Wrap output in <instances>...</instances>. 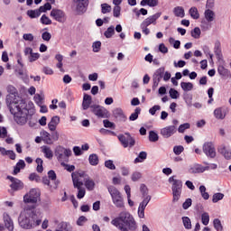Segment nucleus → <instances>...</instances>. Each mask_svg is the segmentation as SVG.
<instances>
[{"mask_svg":"<svg viewBox=\"0 0 231 231\" xmlns=\"http://www.w3.org/2000/svg\"><path fill=\"white\" fill-rule=\"evenodd\" d=\"M18 223L21 228L31 230V228H35V226L41 225V219H37L35 211L26 210L19 216Z\"/></svg>","mask_w":231,"mask_h":231,"instance_id":"nucleus-3","label":"nucleus"},{"mask_svg":"<svg viewBox=\"0 0 231 231\" xmlns=\"http://www.w3.org/2000/svg\"><path fill=\"white\" fill-rule=\"evenodd\" d=\"M50 15L58 23H66V13L60 9L53 8Z\"/></svg>","mask_w":231,"mask_h":231,"instance_id":"nucleus-14","label":"nucleus"},{"mask_svg":"<svg viewBox=\"0 0 231 231\" xmlns=\"http://www.w3.org/2000/svg\"><path fill=\"white\" fill-rule=\"evenodd\" d=\"M191 37H193V39H199V37H201V29H199V27H195L191 31Z\"/></svg>","mask_w":231,"mask_h":231,"instance_id":"nucleus-42","label":"nucleus"},{"mask_svg":"<svg viewBox=\"0 0 231 231\" xmlns=\"http://www.w3.org/2000/svg\"><path fill=\"white\" fill-rule=\"evenodd\" d=\"M4 223L7 230L14 231V221L12 220L8 213H4Z\"/></svg>","mask_w":231,"mask_h":231,"instance_id":"nucleus-19","label":"nucleus"},{"mask_svg":"<svg viewBox=\"0 0 231 231\" xmlns=\"http://www.w3.org/2000/svg\"><path fill=\"white\" fill-rule=\"evenodd\" d=\"M105 167H106V169H109L110 171H115L116 169V166H115V163L112 160L106 161Z\"/></svg>","mask_w":231,"mask_h":231,"instance_id":"nucleus-57","label":"nucleus"},{"mask_svg":"<svg viewBox=\"0 0 231 231\" xmlns=\"http://www.w3.org/2000/svg\"><path fill=\"white\" fill-rule=\"evenodd\" d=\"M40 134L44 143L47 145H51V135L50 133H48L46 130H43L40 133Z\"/></svg>","mask_w":231,"mask_h":231,"instance_id":"nucleus-24","label":"nucleus"},{"mask_svg":"<svg viewBox=\"0 0 231 231\" xmlns=\"http://www.w3.org/2000/svg\"><path fill=\"white\" fill-rule=\"evenodd\" d=\"M114 116L119 122H126L127 121V116H125V114H124V110H122L121 108H116L114 110Z\"/></svg>","mask_w":231,"mask_h":231,"instance_id":"nucleus-18","label":"nucleus"},{"mask_svg":"<svg viewBox=\"0 0 231 231\" xmlns=\"http://www.w3.org/2000/svg\"><path fill=\"white\" fill-rule=\"evenodd\" d=\"M101 13L102 14L111 13V5H109V4H102L101 5Z\"/></svg>","mask_w":231,"mask_h":231,"instance_id":"nucleus-53","label":"nucleus"},{"mask_svg":"<svg viewBox=\"0 0 231 231\" xmlns=\"http://www.w3.org/2000/svg\"><path fill=\"white\" fill-rule=\"evenodd\" d=\"M93 101V98L90 95L84 94L83 97V102H82V107L84 111H87V109H89L91 107V102Z\"/></svg>","mask_w":231,"mask_h":231,"instance_id":"nucleus-21","label":"nucleus"},{"mask_svg":"<svg viewBox=\"0 0 231 231\" xmlns=\"http://www.w3.org/2000/svg\"><path fill=\"white\" fill-rule=\"evenodd\" d=\"M202 50H203V52L205 53L206 57H209L210 59H213L214 57V54H212V52H210V48H208V46L207 45H204L202 46Z\"/></svg>","mask_w":231,"mask_h":231,"instance_id":"nucleus-56","label":"nucleus"},{"mask_svg":"<svg viewBox=\"0 0 231 231\" xmlns=\"http://www.w3.org/2000/svg\"><path fill=\"white\" fill-rule=\"evenodd\" d=\"M217 71L219 75H222V77H229L230 71L228 69H225L224 66H218Z\"/></svg>","mask_w":231,"mask_h":231,"instance_id":"nucleus-44","label":"nucleus"},{"mask_svg":"<svg viewBox=\"0 0 231 231\" xmlns=\"http://www.w3.org/2000/svg\"><path fill=\"white\" fill-rule=\"evenodd\" d=\"M111 225L120 231H134L137 228L134 217L127 211L121 212L118 217L112 219Z\"/></svg>","mask_w":231,"mask_h":231,"instance_id":"nucleus-2","label":"nucleus"},{"mask_svg":"<svg viewBox=\"0 0 231 231\" xmlns=\"http://www.w3.org/2000/svg\"><path fill=\"white\" fill-rule=\"evenodd\" d=\"M169 93H170L171 98H172L173 100L180 98V92H178V90H176L174 88H171Z\"/></svg>","mask_w":231,"mask_h":231,"instance_id":"nucleus-52","label":"nucleus"},{"mask_svg":"<svg viewBox=\"0 0 231 231\" xmlns=\"http://www.w3.org/2000/svg\"><path fill=\"white\" fill-rule=\"evenodd\" d=\"M107 190L116 208H124V197L122 196L120 190H118V189H116L115 186H108Z\"/></svg>","mask_w":231,"mask_h":231,"instance_id":"nucleus-5","label":"nucleus"},{"mask_svg":"<svg viewBox=\"0 0 231 231\" xmlns=\"http://www.w3.org/2000/svg\"><path fill=\"white\" fill-rule=\"evenodd\" d=\"M114 33H115V26L111 25L104 32V35H105V37H106V39H111V37H113Z\"/></svg>","mask_w":231,"mask_h":231,"instance_id":"nucleus-40","label":"nucleus"},{"mask_svg":"<svg viewBox=\"0 0 231 231\" xmlns=\"http://www.w3.org/2000/svg\"><path fill=\"white\" fill-rule=\"evenodd\" d=\"M144 160H147V152H141L138 157L134 159V163H142Z\"/></svg>","mask_w":231,"mask_h":231,"instance_id":"nucleus-33","label":"nucleus"},{"mask_svg":"<svg viewBox=\"0 0 231 231\" xmlns=\"http://www.w3.org/2000/svg\"><path fill=\"white\" fill-rule=\"evenodd\" d=\"M203 166L201 164H195L189 169V174H201L206 171H216L217 169V164L216 163H208L207 162H203Z\"/></svg>","mask_w":231,"mask_h":231,"instance_id":"nucleus-6","label":"nucleus"},{"mask_svg":"<svg viewBox=\"0 0 231 231\" xmlns=\"http://www.w3.org/2000/svg\"><path fill=\"white\" fill-rule=\"evenodd\" d=\"M225 198V194L223 193H215L212 197V202L217 203L218 201H221Z\"/></svg>","mask_w":231,"mask_h":231,"instance_id":"nucleus-48","label":"nucleus"},{"mask_svg":"<svg viewBox=\"0 0 231 231\" xmlns=\"http://www.w3.org/2000/svg\"><path fill=\"white\" fill-rule=\"evenodd\" d=\"M183 187V182L181 180H175L172 183L171 190H172V202L176 203L180 201V198H181V189Z\"/></svg>","mask_w":231,"mask_h":231,"instance_id":"nucleus-9","label":"nucleus"},{"mask_svg":"<svg viewBox=\"0 0 231 231\" xmlns=\"http://www.w3.org/2000/svg\"><path fill=\"white\" fill-rule=\"evenodd\" d=\"M173 14L175 17H180V19H183V17H185V9L182 6H176L173 8Z\"/></svg>","mask_w":231,"mask_h":231,"instance_id":"nucleus-26","label":"nucleus"},{"mask_svg":"<svg viewBox=\"0 0 231 231\" xmlns=\"http://www.w3.org/2000/svg\"><path fill=\"white\" fill-rule=\"evenodd\" d=\"M84 176H86V172L84 171H75L71 173L74 188L79 190L77 195L78 199H82V198L86 196V189L82 188V185H84L82 178H84Z\"/></svg>","mask_w":231,"mask_h":231,"instance_id":"nucleus-4","label":"nucleus"},{"mask_svg":"<svg viewBox=\"0 0 231 231\" xmlns=\"http://www.w3.org/2000/svg\"><path fill=\"white\" fill-rule=\"evenodd\" d=\"M140 190H141V193L143 194V198L151 196L149 195V189H147V186H145V184H141Z\"/></svg>","mask_w":231,"mask_h":231,"instance_id":"nucleus-55","label":"nucleus"},{"mask_svg":"<svg viewBox=\"0 0 231 231\" xmlns=\"http://www.w3.org/2000/svg\"><path fill=\"white\" fill-rule=\"evenodd\" d=\"M178 133V126L176 125H168L161 129L160 134L162 138H171V136H174Z\"/></svg>","mask_w":231,"mask_h":231,"instance_id":"nucleus-13","label":"nucleus"},{"mask_svg":"<svg viewBox=\"0 0 231 231\" xmlns=\"http://www.w3.org/2000/svg\"><path fill=\"white\" fill-rule=\"evenodd\" d=\"M117 138L125 149L134 147L136 143V141L131 136L130 133L121 134L117 135Z\"/></svg>","mask_w":231,"mask_h":231,"instance_id":"nucleus-8","label":"nucleus"},{"mask_svg":"<svg viewBox=\"0 0 231 231\" xmlns=\"http://www.w3.org/2000/svg\"><path fill=\"white\" fill-rule=\"evenodd\" d=\"M180 88L181 89H183L185 92L187 91H192V89H194V84L190 83V82H185L182 81L180 83Z\"/></svg>","mask_w":231,"mask_h":231,"instance_id":"nucleus-32","label":"nucleus"},{"mask_svg":"<svg viewBox=\"0 0 231 231\" xmlns=\"http://www.w3.org/2000/svg\"><path fill=\"white\" fill-rule=\"evenodd\" d=\"M84 179L85 181V187L88 189V190H93L95 189V181L93 180L89 179V176L84 175V177H81V179Z\"/></svg>","mask_w":231,"mask_h":231,"instance_id":"nucleus-23","label":"nucleus"},{"mask_svg":"<svg viewBox=\"0 0 231 231\" xmlns=\"http://www.w3.org/2000/svg\"><path fill=\"white\" fill-rule=\"evenodd\" d=\"M120 12H122V7L115 6L113 8V15H114V17H116V18L120 17Z\"/></svg>","mask_w":231,"mask_h":231,"instance_id":"nucleus-64","label":"nucleus"},{"mask_svg":"<svg viewBox=\"0 0 231 231\" xmlns=\"http://www.w3.org/2000/svg\"><path fill=\"white\" fill-rule=\"evenodd\" d=\"M88 162L90 165L97 166V164L98 163V155L95 153L90 154L88 157Z\"/></svg>","mask_w":231,"mask_h":231,"instance_id":"nucleus-38","label":"nucleus"},{"mask_svg":"<svg viewBox=\"0 0 231 231\" xmlns=\"http://www.w3.org/2000/svg\"><path fill=\"white\" fill-rule=\"evenodd\" d=\"M101 48H102V42L100 41L94 42L92 43V50L95 53H98Z\"/></svg>","mask_w":231,"mask_h":231,"instance_id":"nucleus-45","label":"nucleus"},{"mask_svg":"<svg viewBox=\"0 0 231 231\" xmlns=\"http://www.w3.org/2000/svg\"><path fill=\"white\" fill-rule=\"evenodd\" d=\"M60 122V117L54 116L51 119V122L48 124V127L50 131H55L57 129V125H59Z\"/></svg>","mask_w":231,"mask_h":231,"instance_id":"nucleus-22","label":"nucleus"},{"mask_svg":"<svg viewBox=\"0 0 231 231\" xmlns=\"http://www.w3.org/2000/svg\"><path fill=\"white\" fill-rule=\"evenodd\" d=\"M218 152L226 158V160H231V150L225 145H220L217 149Z\"/></svg>","mask_w":231,"mask_h":231,"instance_id":"nucleus-20","label":"nucleus"},{"mask_svg":"<svg viewBox=\"0 0 231 231\" xmlns=\"http://www.w3.org/2000/svg\"><path fill=\"white\" fill-rule=\"evenodd\" d=\"M30 181H36V183H40L41 181V176H39L37 173H31L29 176Z\"/></svg>","mask_w":231,"mask_h":231,"instance_id":"nucleus-59","label":"nucleus"},{"mask_svg":"<svg viewBox=\"0 0 231 231\" xmlns=\"http://www.w3.org/2000/svg\"><path fill=\"white\" fill-rule=\"evenodd\" d=\"M143 199L139 204V207H141V208H145L147 207V205H149V201H151L152 197L151 196H146V197H143Z\"/></svg>","mask_w":231,"mask_h":231,"instance_id":"nucleus-46","label":"nucleus"},{"mask_svg":"<svg viewBox=\"0 0 231 231\" xmlns=\"http://www.w3.org/2000/svg\"><path fill=\"white\" fill-rule=\"evenodd\" d=\"M214 53L217 59H223V52L221 51V43L219 42L215 43Z\"/></svg>","mask_w":231,"mask_h":231,"instance_id":"nucleus-28","label":"nucleus"},{"mask_svg":"<svg viewBox=\"0 0 231 231\" xmlns=\"http://www.w3.org/2000/svg\"><path fill=\"white\" fill-rule=\"evenodd\" d=\"M202 151L208 158H210L211 160H214L217 153L216 152V146L214 145V143L212 142H207L202 146Z\"/></svg>","mask_w":231,"mask_h":231,"instance_id":"nucleus-10","label":"nucleus"},{"mask_svg":"<svg viewBox=\"0 0 231 231\" xmlns=\"http://www.w3.org/2000/svg\"><path fill=\"white\" fill-rule=\"evenodd\" d=\"M182 223L186 230H190V228H192V222L189 217H183Z\"/></svg>","mask_w":231,"mask_h":231,"instance_id":"nucleus-36","label":"nucleus"},{"mask_svg":"<svg viewBox=\"0 0 231 231\" xmlns=\"http://www.w3.org/2000/svg\"><path fill=\"white\" fill-rule=\"evenodd\" d=\"M17 62L21 68H17L15 69V72L17 73V76L20 77V79H24V69H23V60L18 59Z\"/></svg>","mask_w":231,"mask_h":231,"instance_id":"nucleus-30","label":"nucleus"},{"mask_svg":"<svg viewBox=\"0 0 231 231\" xmlns=\"http://www.w3.org/2000/svg\"><path fill=\"white\" fill-rule=\"evenodd\" d=\"M183 151H185V148L182 145H177L173 147V152L176 154V156H180Z\"/></svg>","mask_w":231,"mask_h":231,"instance_id":"nucleus-54","label":"nucleus"},{"mask_svg":"<svg viewBox=\"0 0 231 231\" xmlns=\"http://www.w3.org/2000/svg\"><path fill=\"white\" fill-rule=\"evenodd\" d=\"M160 139V136H158V134L154 131L149 132V140L150 142H158Z\"/></svg>","mask_w":231,"mask_h":231,"instance_id":"nucleus-50","label":"nucleus"},{"mask_svg":"<svg viewBox=\"0 0 231 231\" xmlns=\"http://www.w3.org/2000/svg\"><path fill=\"white\" fill-rule=\"evenodd\" d=\"M140 113H142V108L136 107L134 113L131 114V116H129L130 122H134V120H138Z\"/></svg>","mask_w":231,"mask_h":231,"instance_id":"nucleus-35","label":"nucleus"},{"mask_svg":"<svg viewBox=\"0 0 231 231\" xmlns=\"http://www.w3.org/2000/svg\"><path fill=\"white\" fill-rule=\"evenodd\" d=\"M214 115L215 118H217V120H225V117L226 116V112H225L223 108L218 107L215 109Z\"/></svg>","mask_w":231,"mask_h":231,"instance_id":"nucleus-25","label":"nucleus"},{"mask_svg":"<svg viewBox=\"0 0 231 231\" xmlns=\"http://www.w3.org/2000/svg\"><path fill=\"white\" fill-rule=\"evenodd\" d=\"M27 15H28L31 19H37V17H40V16H41V13L39 12V9L28 10V11H27Z\"/></svg>","mask_w":231,"mask_h":231,"instance_id":"nucleus-34","label":"nucleus"},{"mask_svg":"<svg viewBox=\"0 0 231 231\" xmlns=\"http://www.w3.org/2000/svg\"><path fill=\"white\" fill-rule=\"evenodd\" d=\"M189 14L192 19H199V12L198 11L197 7H191L189 11Z\"/></svg>","mask_w":231,"mask_h":231,"instance_id":"nucleus-39","label":"nucleus"},{"mask_svg":"<svg viewBox=\"0 0 231 231\" xmlns=\"http://www.w3.org/2000/svg\"><path fill=\"white\" fill-rule=\"evenodd\" d=\"M186 129H190V124L185 123L179 126L178 132L179 133H185Z\"/></svg>","mask_w":231,"mask_h":231,"instance_id":"nucleus-62","label":"nucleus"},{"mask_svg":"<svg viewBox=\"0 0 231 231\" xmlns=\"http://www.w3.org/2000/svg\"><path fill=\"white\" fill-rule=\"evenodd\" d=\"M41 199V190L39 189H32L23 196V203L35 204Z\"/></svg>","mask_w":231,"mask_h":231,"instance_id":"nucleus-7","label":"nucleus"},{"mask_svg":"<svg viewBox=\"0 0 231 231\" xmlns=\"http://www.w3.org/2000/svg\"><path fill=\"white\" fill-rule=\"evenodd\" d=\"M6 89L7 93H9L5 98L8 109L14 116V122L18 125H24L28 122V113H30L28 108H26V102L24 100H17V88L15 87L9 85Z\"/></svg>","mask_w":231,"mask_h":231,"instance_id":"nucleus-1","label":"nucleus"},{"mask_svg":"<svg viewBox=\"0 0 231 231\" xmlns=\"http://www.w3.org/2000/svg\"><path fill=\"white\" fill-rule=\"evenodd\" d=\"M91 113H94L97 118H106L107 116V109L100 105H91L90 106Z\"/></svg>","mask_w":231,"mask_h":231,"instance_id":"nucleus-15","label":"nucleus"},{"mask_svg":"<svg viewBox=\"0 0 231 231\" xmlns=\"http://www.w3.org/2000/svg\"><path fill=\"white\" fill-rule=\"evenodd\" d=\"M7 180H10L12 182L10 185L12 190H23L24 189V184L19 179L9 175Z\"/></svg>","mask_w":231,"mask_h":231,"instance_id":"nucleus-16","label":"nucleus"},{"mask_svg":"<svg viewBox=\"0 0 231 231\" xmlns=\"http://www.w3.org/2000/svg\"><path fill=\"white\" fill-rule=\"evenodd\" d=\"M169 42L170 44H173V48H175V50H180V46H181V42L179 40H174L172 37L169 39Z\"/></svg>","mask_w":231,"mask_h":231,"instance_id":"nucleus-47","label":"nucleus"},{"mask_svg":"<svg viewBox=\"0 0 231 231\" xmlns=\"http://www.w3.org/2000/svg\"><path fill=\"white\" fill-rule=\"evenodd\" d=\"M201 221H202V225H205V226H207V225L210 223V216L208 215V213L204 212L201 215Z\"/></svg>","mask_w":231,"mask_h":231,"instance_id":"nucleus-43","label":"nucleus"},{"mask_svg":"<svg viewBox=\"0 0 231 231\" xmlns=\"http://www.w3.org/2000/svg\"><path fill=\"white\" fill-rule=\"evenodd\" d=\"M40 21H41L42 24H45V25L51 24V19H50L46 14H43L41 17Z\"/></svg>","mask_w":231,"mask_h":231,"instance_id":"nucleus-60","label":"nucleus"},{"mask_svg":"<svg viewBox=\"0 0 231 231\" xmlns=\"http://www.w3.org/2000/svg\"><path fill=\"white\" fill-rule=\"evenodd\" d=\"M204 15L208 23H212V21H214V17H216V14L210 9L206 10Z\"/></svg>","mask_w":231,"mask_h":231,"instance_id":"nucleus-31","label":"nucleus"},{"mask_svg":"<svg viewBox=\"0 0 231 231\" xmlns=\"http://www.w3.org/2000/svg\"><path fill=\"white\" fill-rule=\"evenodd\" d=\"M57 227L60 230V231H73V227L71 226V225L68 222H60Z\"/></svg>","mask_w":231,"mask_h":231,"instance_id":"nucleus-29","label":"nucleus"},{"mask_svg":"<svg viewBox=\"0 0 231 231\" xmlns=\"http://www.w3.org/2000/svg\"><path fill=\"white\" fill-rule=\"evenodd\" d=\"M51 10V4H50L49 2H47L46 4H44V5H42L39 7L38 12H40L41 14H46V12Z\"/></svg>","mask_w":231,"mask_h":231,"instance_id":"nucleus-37","label":"nucleus"},{"mask_svg":"<svg viewBox=\"0 0 231 231\" xmlns=\"http://www.w3.org/2000/svg\"><path fill=\"white\" fill-rule=\"evenodd\" d=\"M214 228L217 231H223V225L221 224V220L219 218H215L213 221Z\"/></svg>","mask_w":231,"mask_h":231,"instance_id":"nucleus-49","label":"nucleus"},{"mask_svg":"<svg viewBox=\"0 0 231 231\" xmlns=\"http://www.w3.org/2000/svg\"><path fill=\"white\" fill-rule=\"evenodd\" d=\"M134 12L137 17H140V15H147L148 11L145 8H141L139 11H137L136 8L134 9Z\"/></svg>","mask_w":231,"mask_h":231,"instance_id":"nucleus-58","label":"nucleus"},{"mask_svg":"<svg viewBox=\"0 0 231 231\" xmlns=\"http://www.w3.org/2000/svg\"><path fill=\"white\" fill-rule=\"evenodd\" d=\"M73 3L76 6L75 12L78 15H82L83 14H86V10L88 8V5H89L88 0H73Z\"/></svg>","mask_w":231,"mask_h":231,"instance_id":"nucleus-11","label":"nucleus"},{"mask_svg":"<svg viewBox=\"0 0 231 231\" xmlns=\"http://www.w3.org/2000/svg\"><path fill=\"white\" fill-rule=\"evenodd\" d=\"M36 163H37V168H36L37 172H40V173L42 172V171H44V167H42V163H44V162L42 161V159L37 158Z\"/></svg>","mask_w":231,"mask_h":231,"instance_id":"nucleus-51","label":"nucleus"},{"mask_svg":"<svg viewBox=\"0 0 231 231\" xmlns=\"http://www.w3.org/2000/svg\"><path fill=\"white\" fill-rule=\"evenodd\" d=\"M162 17V13H156L153 15L149 16L148 18L144 19L142 24H144V26H151V24H153V26H156V21Z\"/></svg>","mask_w":231,"mask_h":231,"instance_id":"nucleus-17","label":"nucleus"},{"mask_svg":"<svg viewBox=\"0 0 231 231\" xmlns=\"http://www.w3.org/2000/svg\"><path fill=\"white\" fill-rule=\"evenodd\" d=\"M199 192L201 194V197L203 198V199H208L210 198V195L208 194V192H207V188L203 185H201L199 187Z\"/></svg>","mask_w":231,"mask_h":231,"instance_id":"nucleus-41","label":"nucleus"},{"mask_svg":"<svg viewBox=\"0 0 231 231\" xmlns=\"http://www.w3.org/2000/svg\"><path fill=\"white\" fill-rule=\"evenodd\" d=\"M55 154L59 160V162H63L64 160L69 158L71 156V150L66 149L62 146H59L56 151Z\"/></svg>","mask_w":231,"mask_h":231,"instance_id":"nucleus-12","label":"nucleus"},{"mask_svg":"<svg viewBox=\"0 0 231 231\" xmlns=\"http://www.w3.org/2000/svg\"><path fill=\"white\" fill-rule=\"evenodd\" d=\"M42 152H43L45 158H48L49 160H51V158H53V152L49 146H42Z\"/></svg>","mask_w":231,"mask_h":231,"instance_id":"nucleus-27","label":"nucleus"},{"mask_svg":"<svg viewBox=\"0 0 231 231\" xmlns=\"http://www.w3.org/2000/svg\"><path fill=\"white\" fill-rule=\"evenodd\" d=\"M59 132L57 131H52V133L51 134V145H53L54 142H58L59 141Z\"/></svg>","mask_w":231,"mask_h":231,"instance_id":"nucleus-61","label":"nucleus"},{"mask_svg":"<svg viewBox=\"0 0 231 231\" xmlns=\"http://www.w3.org/2000/svg\"><path fill=\"white\" fill-rule=\"evenodd\" d=\"M162 109V106L159 105H154L152 108L149 109L150 115L154 116L156 115V111H160Z\"/></svg>","mask_w":231,"mask_h":231,"instance_id":"nucleus-63","label":"nucleus"}]
</instances>
